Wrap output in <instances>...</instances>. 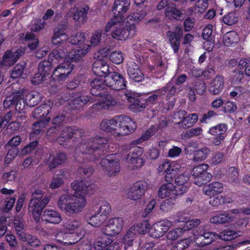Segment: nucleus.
<instances>
[{
	"instance_id": "1",
	"label": "nucleus",
	"mask_w": 250,
	"mask_h": 250,
	"mask_svg": "<svg viewBox=\"0 0 250 250\" xmlns=\"http://www.w3.org/2000/svg\"><path fill=\"white\" fill-rule=\"evenodd\" d=\"M106 142L104 138L100 136L82 138L74 151L75 160L80 163L95 160L99 157V151Z\"/></svg>"
},
{
	"instance_id": "2",
	"label": "nucleus",
	"mask_w": 250,
	"mask_h": 250,
	"mask_svg": "<svg viewBox=\"0 0 250 250\" xmlns=\"http://www.w3.org/2000/svg\"><path fill=\"white\" fill-rule=\"evenodd\" d=\"M100 127L101 130L110 132L115 137H120L133 132L136 125L129 117L121 115L103 120Z\"/></svg>"
},
{
	"instance_id": "3",
	"label": "nucleus",
	"mask_w": 250,
	"mask_h": 250,
	"mask_svg": "<svg viewBox=\"0 0 250 250\" xmlns=\"http://www.w3.org/2000/svg\"><path fill=\"white\" fill-rule=\"evenodd\" d=\"M111 31V36L118 40H125L135 36L137 28L134 23L125 22L122 16L111 19L105 27L106 32Z\"/></svg>"
},
{
	"instance_id": "4",
	"label": "nucleus",
	"mask_w": 250,
	"mask_h": 250,
	"mask_svg": "<svg viewBox=\"0 0 250 250\" xmlns=\"http://www.w3.org/2000/svg\"><path fill=\"white\" fill-rule=\"evenodd\" d=\"M86 204L85 197L78 196L77 193L63 194L60 196L57 202L59 208L69 215L81 212Z\"/></svg>"
},
{
	"instance_id": "5",
	"label": "nucleus",
	"mask_w": 250,
	"mask_h": 250,
	"mask_svg": "<svg viewBox=\"0 0 250 250\" xmlns=\"http://www.w3.org/2000/svg\"><path fill=\"white\" fill-rule=\"evenodd\" d=\"M50 200V196H44L43 192L36 190L32 194L31 199L28 205V211L32 214L35 221H40L42 209Z\"/></svg>"
},
{
	"instance_id": "6",
	"label": "nucleus",
	"mask_w": 250,
	"mask_h": 250,
	"mask_svg": "<svg viewBox=\"0 0 250 250\" xmlns=\"http://www.w3.org/2000/svg\"><path fill=\"white\" fill-rule=\"evenodd\" d=\"M100 165L104 173L109 177L115 176L120 171L119 160L116 154L106 155L101 160Z\"/></svg>"
},
{
	"instance_id": "7",
	"label": "nucleus",
	"mask_w": 250,
	"mask_h": 250,
	"mask_svg": "<svg viewBox=\"0 0 250 250\" xmlns=\"http://www.w3.org/2000/svg\"><path fill=\"white\" fill-rule=\"evenodd\" d=\"M208 168V165L202 164L195 167L193 168L192 175L194 178L195 184L201 187L210 181L212 175L207 171Z\"/></svg>"
},
{
	"instance_id": "8",
	"label": "nucleus",
	"mask_w": 250,
	"mask_h": 250,
	"mask_svg": "<svg viewBox=\"0 0 250 250\" xmlns=\"http://www.w3.org/2000/svg\"><path fill=\"white\" fill-rule=\"evenodd\" d=\"M124 224L122 217H113L110 219L107 224L101 229L102 232L108 236H114L122 231Z\"/></svg>"
},
{
	"instance_id": "9",
	"label": "nucleus",
	"mask_w": 250,
	"mask_h": 250,
	"mask_svg": "<svg viewBox=\"0 0 250 250\" xmlns=\"http://www.w3.org/2000/svg\"><path fill=\"white\" fill-rule=\"evenodd\" d=\"M143 152V149L135 146L131 148L130 151L126 157L129 168L134 169L141 167L144 164V160L141 157Z\"/></svg>"
},
{
	"instance_id": "10",
	"label": "nucleus",
	"mask_w": 250,
	"mask_h": 250,
	"mask_svg": "<svg viewBox=\"0 0 250 250\" xmlns=\"http://www.w3.org/2000/svg\"><path fill=\"white\" fill-rule=\"evenodd\" d=\"M147 187V183L145 181L135 182L127 189L126 198L134 201L140 200L145 195Z\"/></svg>"
},
{
	"instance_id": "11",
	"label": "nucleus",
	"mask_w": 250,
	"mask_h": 250,
	"mask_svg": "<svg viewBox=\"0 0 250 250\" xmlns=\"http://www.w3.org/2000/svg\"><path fill=\"white\" fill-rule=\"evenodd\" d=\"M106 86L115 90H120L126 87V82L123 77L116 72H110L104 78Z\"/></svg>"
},
{
	"instance_id": "12",
	"label": "nucleus",
	"mask_w": 250,
	"mask_h": 250,
	"mask_svg": "<svg viewBox=\"0 0 250 250\" xmlns=\"http://www.w3.org/2000/svg\"><path fill=\"white\" fill-rule=\"evenodd\" d=\"M73 64L67 60L59 64L54 70L52 77L55 81H62L66 79L73 70Z\"/></svg>"
},
{
	"instance_id": "13",
	"label": "nucleus",
	"mask_w": 250,
	"mask_h": 250,
	"mask_svg": "<svg viewBox=\"0 0 250 250\" xmlns=\"http://www.w3.org/2000/svg\"><path fill=\"white\" fill-rule=\"evenodd\" d=\"M61 132L59 137L57 138V141L61 146L66 145L67 143L73 137H82V130L75 126L64 127L62 126Z\"/></svg>"
},
{
	"instance_id": "14",
	"label": "nucleus",
	"mask_w": 250,
	"mask_h": 250,
	"mask_svg": "<svg viewBox=\"0 0 250 250\" xmlns=\"http://www.w3.org/2000/svg\"><path fill=\"white\" fill-rule=\"evenodd\" d=\"M179 169L180 167L176 163L165 161L159 165L158 171L160 174L166 173L165 180L167 182H172L173 176Z\"/></svg>"
},
{
	"instance_id": "15",
	"label": "nucleus",
	"mask_w": 250,
	"mask_h": 250,
	"mask_svg": "<svg viewBox=\"0 0 250 250\" xmlns=\"http://www.w3.org/2000/svg\"><path fill=\"white\" fill-rule=\"evenodd\" d=\"M198 235L195 236V242L200 247L209 245L219 238L218 234L213 232H206L203 229L199 228Z\"/></svg>"
},
{
	"instance_id": "16",
	"label": "nucleus",
	"mask_w": 250,
	"mask_h": 250,
	"mask_svg": "<svg viewBox=\"0 0 250 250\" xmlns=\"http://www.w3.org/2000/svg\"><path fill=\"white\" fill-rule=\"evenodd\" d=\"M168 41L174 53L178 52L181 42V38L183 36V29L179 26L175 27L174 31H168L167 32Z\"/></svg>"
},
{
	"instance_id": "17",
	"label": "nucleus",
	"mask_w": 250,
	"mask_h": 250,
	"mask_svg": "<svg viewBox=\"0 0 250 250\" xmlns=\"http://www.w3.org/2000/svg\"><path fill=\"white\" fill-rule=\"evenodd\" d=\"M166 184L163 185L158 190V196L161 198H167L169 199H176L179 194V190L173 185L172 182H167Z\"/></svg>"
},
{
	"instance_id": "18",
	"label": "nucleus",
	"mask_w": 250,
	"mask_h": 250,
	"mask_svg": "<svg viewBox=\"0 0 250 250\" xmlns=\"http://www.w3.org/2000/svg\"><path fill=\"white\" fill-rule=\"evenodd\" d=\"M16 105V110L19 112L22 110L25 106L24 100L23 99V95L21 91L14 93L11 95L6 97L4 101V106H10Z\"/></svg>"
},
{
	"instance_id": "19",
	"label": "nucleus",
	"mask_w": 250,
	"mask_h": 250,
	"mask_svg": "<svg viewBox=\"0 0 250 250\" xmlns=\"http://www.w3.org/2000/svg\"><path fill=\"white\" fill-rule=\"evenodd\" d=\"M145 231L144 228L143 227V225L138 224L133 225L130 227L126 232L124 238L123 242L125 245L130 246L132 244V242L136 236L139 233H143Z\"/></svg>"
},
{
	"instance_id": "20",
	"label": "nucleus",
	"mask_w": 250,
	"mask_h": 250,
	"mask_svg": "<svg viewBox=\"0 0 250 250\" xmlns=\"http://www.w3.org/2000/svg\"><path fill=\"white\" fill-rule=\"evenodd\" d=\"M123 101H127L130 104V108L134 112L141 111L146 107V104L140 103V101L135 98L134 94L131 92H127L121 94Z\"/></svg>"
},
{
	"instance_id": "21",
	"label": "nucleus",
	"mask_w": 250,
	"mask_h": 250,
	"mask_svg": "<svg viewBox=\"0 0 250 250\" xmlns=\"http://www.w3.org/2000/svg\"><path fill=\"white\" fill-rule=\"evenodd\" d=\"M238 213V209H231L225 214H219L211 217L209 222L215 224L229 223L233 221L235 214Z\"/></svg>"
},
{
	"instance_id": "22",
	"label": "nucleus",
	"mask_w": 250,
	"mask_h": 250,
	"mask_svg": "<svg viewBox=\"0 0 250 250\" xmlns=\"http://www.w3.org/2000/svg\"><path fill=\"white\" fill-rule=\"evenodd\" d=\"M101 97L100 102L95 104L99 109H111L117 106L119 104L118 99H116L112 95L110 94H106Z\"/></svg>"
},
{
	"instance_id": "23",
	"label": "nucleus",
	"mask_w": 250,
	"mask_h": 250,
	"mask_svg": "<svg viewBox=\"0 0 250 250\" xmlns=\"http://www.w3.org/2000/svg\"><path fill=\"white\" fill-rule=\"evenodd\" d=\"M189 179V175L188 173L179 174L175 173L173 176V181L174 180L175 183L178 186L177 189L179 191V194H182L187 191L188 187L186 184Z\"/></svg>"
},
{
	"instance_id": "24",
	"label": "nucleus",
	"mask_w": 250,
	"mask_h": 250,
	"mask_svg": "<svg viewBox=\"0 0 250 250\" xmlns=\"http://www.w3.org/2000/svg\"><path fill=\"white\" fill-rule=\"evenodd\" d=\"M185 230L181 228H177L174 229H171L167 232L166 237L167 240L162 239L160 240V243L166 247L167 246H169L171 244V242L176 240L179 237H181Z\"/></svg>"
},
{
	"instance_id": "25",
	"label": "nucleus",
	"mask_w": 250,
	"mask_h": 250,
	"mask_svg": "<svg viewBox=\"0 0 250 250\" xmlns=\"http://www.w3.org/2000/svg\"><path fill=\"white\" fill-rule=\"evenodd\" d=\"M90 49V45H85L83 46H80L77 47L76 49H73L68 52L66 57V59L74 61L79 60L81 58L84 57L88 52Z\"/></svg>"
},
{
	"instance_id": "26",
	"label": "nucleus",
	"mask_w": 250,
	"mask_h": 250,
	"mask_svg": "<svg viewBox=\"0 0 250 250\" xmlns=\"http://www.w3.org/2000/svg\"><path fill=\"white\" fill-rule=\"evenodd\" d=\"M89 9V8L88 6H85L80 10H77L74 7L70 9L67 15L69 17H72L73 20L75 21L83 23L86 21Z\"/></svg>"
},
{
	"instance_id": "27",
	"label": "nucleus",
	"mask_w": 250,
	"mask_h": 250,
	"mask_svg": "<svg viewBox=\"0 0 250 250\" xmlns=\"http://www.w3.org/2000/svg\"><path fill=\"white\" fill-rule=\"evenodd\" d=\"M127 74L130 79L136 82L142 81L144 79V74L139 68V65L132 62L128 64Z\"/></svg>"
},
{
	"instance_id": "28",
	"label": "nucleus",
	"mask_w": 250,
	"mask_h": 250,
	"mask_svg": "<svg viewBox=\"0 0 250 250\" xmlns=\"http://www.w3.org/2000/svg\"><path fill=\"white\" fill-rule=\"evenodd\" d=\"M71 185L75 191L74 193H77L78 196L85 197L92 189L91 185L87 181H76L73 182Z\"/></svg>"
},
{
	"instance_id": "29",
	"label": "nucleus",
	"mask_w": 250,
	"mask_h": 250,
	"mask_svg": "<svg viewBox=\"0 0 250 250\" xmlns=\"http://www.w3.org/2000/svg\"><path fill=\"white\" fill-rule=\"evenodd\" d=\"M130 0H115L113 7L114 12V16H122L125 19L124 14L127 11L130 6Z\"/></svg>"
},
{
	"instance_id": "30",
	"label": "nucleus",
	"mask_w": 250,
	"mask_h": 250,
	"mask_svg": "<svg viewBox=\"0 0 250 250\" xmlns=\"http://www.w3.org/2000/svg\"><path fill=\"white\" fill-rule=\"evenodd\" d=\"M42 219L44 221L52 224H59L62 221V216L59 212L48 208L43 211Z\"/></svg>"
},
{
	"instance_id": "31",
	"label": "nucleus",
	"mask_w": 250,
	"mask_h": 250,
	"mask_svg": "<svg viewBox=\"0 0 250 250\" xmlns=\"http://www.w3.org/2000/svg\"><path fill=\"white\" fill-rule=\"evenodd\" d=\"M21 54V51L20 50L14 52L10 50H7L4 53L2 61L0 62V64L11 66L17 61Z\"/></svg>"
},
{
	"instance_id": "32",
	"label": "nucleus",
	"mask_w": 250,
	"mask_h": 250,
	"mask_svg": "<svg viewBox=\"0 0 250 250\" xmlns=\"http://www.w3.org/2000/svg\"><path fill=\"white\" fill-rule=\"evenodd\" d=\"M104 80L102 79L96 78L90 82L91 94L95 97L102 96L104 90L106 86Z\"/></svg>"
},
{
	"instance_id": "33",
	"label": "nucleus",
	"mask_w": 250,
	"mask_h": 250,
	"mask_svg": "<svg viewBox=\"0 0 250 250\" xmlns=\"http://www.w3.org/2000/svg\"><path fill=\"white\" fill-rule=\"evenodd\" d=\"M92 71L95 75L101 77H105L110 72L108 65L101 60H97L94 62Z\"/></svg>"
},
{
	"instance_id": "34",
	"label": "nucleus",
	"mask_w": 250,
	"mask_h": 250,
	"mask_svg": "<svg viewBox=\"0 0 250 250\" xmlns=\"http://www.w3.org/2000/svg\"><path fill=\"white\" fill-rule=\"evenodd\" d=\"M172 226V222L168 220H163L156 223L154 225L153 235L156 237L163 236Z\"/></svg>"
},
{
	"instance_id": "35",
	"label": "nucleus",
	"mask_w": 250,
	"mask_h": 250,
	"mask_svg": "<svg viewBox=\"0 0 250 250\" xmlns=\"http://www.w3.org/2000/svg\"><path fill=\"white\" fill-rule=\"evenodd\" d=\"M224 87V79L221 75H217L210 84L209 91L213 95L219 94Z\"/></svg>"
},
{
	"instance_id": "36",
	"label": "nucleus",
	"mask_w": 250,
	"mask_h": 250,
	"mask_svg": "<svg viewBox=\"0 0 250 250\" xmlns=\"http://www.w3.org/2000/svg\"><path fill=\"white\" fill-rule=\"evenodd\" d=\"M76 234L59 233L57 236V240L62 243L67 245H73L76 243L80 239L77 237Z\"/></svg>"
},
{
	"instance_id": "37",
	"label": "nucleus",
	"mask_w": 250,
	"mask_h": 250,
	"mask_svg": "<svg viewBox=\"0 0 250 250\" xmlns=\"http://www.w3.org/2000/svg\"><path fill=\"white\" fill-rule=\"evenodd\" d=\"M204 188L206 189L205 194L210 196L217 195L221 193L224 189L223 184L218 182H212Z\"/></svg>"
},
{
	"instance_id": "38",
	"label": "nucleus",
	"mask_w": 250,
	"mask_h": 250,
	"mask_svg": "<svg viewBox=\"0 0 250 250\" xmlns=\"http://www.w3.org/2000/svg\"><path fill=\"white\" fill-rule=\"evenodd\" d=\"M106 220L105 217L103 216L97 211L94 215H87L86 217V222L95 227H100Z\"/></svg>"
},
{
	"instance_id": "39",
	"label": "nucleus",
	"mask_w": 250,
	"mask_h": 250,
	"mask_svg": "<svg viewBox=\"0 0 250 250\" xmlns=\"http://www.w3.org/2000/svg\"><path fill=\"white\" fill-rule=\"evenodd\" d=\"M51 106L50 103L43 104L36 108L32 112V116L34 118L39 119L45 117L51 111Z\"/></svg>"
},
{
	"instance_id": "40",
	"label": "nucleus",
	"mask_w": 250,
	"mask_h": 250,
	"mask_svg": "<svg viewBox=\"0 0 250 250\" xmlns=\"http://www.w3.org/2000/svg\"><path fill=\"white\" fill-rule=\"evenodd\" d=\"M94 101L92 98L88 97L86 95H81L73 99L69 103L70 105H73L74 108L78 109L88 102L93 103Z\"/></svg>"
},
{
	"instance_id": "41",
	"label": "nucleus",
	"mask_w": 250,
	"mask_h": 250,
	"mask_svg": "<svg viewBox=\"0 0 250 250\" xmlns=\"http://www.w3.org/2000/svg\"><path fill=\"white\" fill-rule=\"evenodd\" d=\"M151 59L154 62L153 65L149 66L152 71H154L155 72L159 73L164 71L165 67L162 62V57L160 54L155 53L151 57Z\"/></svg>"
},
{
	"instance_id": "42",
	"label": "nucleus",
	"mask_w": 250,
	"mask_h": 250,
	"mask_svg": "<svg viewBox=\"0 0 250 250\" xmlns=\"http://www.w3.org/2000/svg\"><path fill=\"white\" fill-rule=\"evenodd\" d=\"M41 101V94L36 91L28 93L24 100L27 105L30 107L36 105Z\"/></svg>"
},
{
	"instance_id": "43",
	"label": "nucleus",
	"mask_w": 250,
	"mask_h": 250,
	"mask_svg": "<svg viewBox=\"0 0 250 250\" xmlns=\"http://www.w3.org/2000/svg\"><path fill=\"white\" fill-rule=\"evenodd\" d=\"M211 151L207 146H204L194 152V161H201L206 159L210 154Z\"/></svg>"
},
{
	"instance_id": "44",
	"label": "nucleus",
	"mask_w": 250,
	"mask_h": 250,
	"mask_svg": "<svg viewBox=\"0 0 250 250\" xmlns=\"http://www.w3.org/2000/svg\"><path fill=\"white\" fill-rule=\"evenodd\" d=\"M198 119V116L197 114L192 113L188 116H185L184 119L181 123V128L187 129L191 127L196 124Z\"/></svg>"
},
{
	"instance_id": "45",
	"label": "nucleus",
	"mask_w": 250,
	"mask_h": 250,
	"mask_svg": "<svg viewBox=\"0 0 250 250\" xmlns=\"http://www.w3.org/2000/svg\"><path fill=\"white\" fill-rule=\"evenodd\" d=\"M227 126L225 124H220L211 127L209 130V133L215 136H226Z\"/></svg>"
},
{
	"instance_id": "46",
	"label": "nucleus",
	"mask_w": 250,
	"mask_h": 250,
	"mask_svg": "<svg viewBox=\"0 0 250 250\" xmlns=\"http://www.w3.org/2000/svg\"><path fill=\"white\" fill-rule=\"evenodd\" d=\"M14 225L16 233L20 238L25 233L24 222L21 216L19 215L15 218Z\"/></svg>"
},
{
	"instance_id": "47",
	"label": "nucleus",
	"mask_w": 250,
	"mask_h": 250,
	"mask_svg": "<svg viewBox=\"0 0 250 250\" xmlns=\"http://www.w3.org/2000/svg\"><path fill=\"white\" fill-rule=\"evenodd\" d=\"M238 40V34L234 31L228 32L223 36V42L226 46H230L233 43L237 42Z\"/></svg>"
},
{
	"instance_id": "48",
	"label": "nucleus",
	"mask_w": 250,
	"mask_h": 250,
	"mask_svg": "<svg viewBox=\"0 0 250 250\" xmlns=\"http://www.w3.org/2000/svg\"><path fill=\"white\" fill-rule=\"evenodd\" d=\"M182 15L183 14L179 10L173 6H168L165 9V15L169 19L180 20Z\"/></svg>"
},
{
	"instance_id": "49",
	"label": "nucleus",
	"mask_w": 250,
	"mask_h": 250,
	"mask_svg": "<svg viewBox=\"0 0 250 250\" xmlns=\"http://www.w3.org/2000/svg\"><path fill=\"white\" fill-rule=\"evenodd\" d=\"M19 239L23 242H27L32 247H37L41 245L40 241L36 236L28 233H24Z\"/></svg>"
},
{
	"instance_id": "50",
	"label": "nucleus",
	"mask_w": 250,
	"mask_h": 250,
	"mask_svg": "<svg viewBox=\"0 0 250 250\" xmlns=\"http://www.w3.org/2000/svg\"><path fill=\"white\" fill-rule=\"evenodd\" d=\"M64 172L60 171L53 177L52 182L49 185V188L51 189L57 188L62 185L64 183Z\"/></svg>"
},
{
	"instance_id": "51",
	"label": "nucleus",
	"mask_w": 250,
	"mask_h": 250,
	"mask_svg": "<svg viewBox=\"0 0 250 250\" xmlns=\"http://www.w3.org/2000/svg\"><path fill=\"white\" fill-rule=\"evenodd\" d=\"M63 226L70 230H82L83 228V225L80 221L76 220H69L64 224Z\"/></svg>"
},
{
	"instance_id": "52",
	"label": "nucleus",
	"mask_w": 250,
	"mask_h": 250,
	"mask_svg": "<svg viewBox=\"0 0 250 250\" xmlns=\"http://www.w3.org/2000/svg\"><path fill=\"white\" fill-rule=\"evenodd\" d=\"M231 202L230 199L228 200L226 197H224L222 195L219 196H212L210 197L209 203V204L215 207H218L219 206L224 204L225 203H230Z\"/></svg>"
},
{
	"instance_id": "53",
	"label": "nucleus",
	"mask_w": 250,
	"mask_h": 250,
	"mask_svg": "<svg viewBox=\"0 0 250 250\" xmlns=\"http://www.w3.org/2000/svg\"><path fill=\"white\" fill-rule=\"evenodd\" d=\"M113 240L111 238L98 239L94 244L95 250H103L112 243Z\"/></svg>"
},
{
	"instance_id": "54",
	"label": "nucleus",
	"mask_w": 250,
	"mask_h": 250,
	"mask_svg": "<svg viewBox=\"0 0 250 250\" xmlns=\"http://www.w3.org/2000/svg\"><path fill=\"white\" fill-rule=\"evenodd\" d=\"M238 15L235 12H231L223 17V22L228 25H232L238 21Z\"/></svg>"
},
{
	"instance_id": "55",
	"label": "nucleus",
	"mask_w": 250,
	"mask_h": 250,
	"mask_svg": "<svg viewBox=\"0 0 250 250\" xmlns=\"http://www.w3.org/2000/svg\"><path fill=\"white\" fill-rule=\"evenodd\" d=\"M239 235L237 232L231 230H225L218 235L220 239L225 241H230Z\"/></svg>"
},
{
	"instance_id": "56",
	"label": "nucleus",
	"mask_w": 250,
	"mask_h": 250,
	"mask_svg": "<svg viewBox=\"0 0 250 250\" xmlns=\"http://www.w3.org/2000/svg\"><path fill=\"white\" fill-rule=\"evenodd\" d=\"M52 62L49 61H42L40 62L38 67V71L48 75L51 72Z\"/></svg>"
},
{
	"instance_id": "57",
	"label": "nucleus",
	"mask_w": 250,
	"mask_h": 250,
	"mask_svg": "<svg viewBox=\"0 0 250 250\" xmlns=\"http://www.w3.org/2000/svg\"><path fill=\"white\" fill-rule=\"evenodd\" d=\"M228 180L232 183L237 184L239 182V173L238 169L234 167H231L229 168Z\"/></svg>"
},
{
	"instance_id": "58",
	"label": "nucleus",
	"mask_w": 250,
	"mask_h": 250,
	"mask_svg": "<svg viewBox=\"0 0 250 250\" xmlns=\"http://www.w3.org/2000/svg\"><path fill=\"white\" fill-rule=\"evenodd\" d=\"M85 34L82 32H77L75 35H72L69 38H68L69 42L72 44H77L81 43L85 41Z\"/></svg>"
},
{
	"instance_id": "59",
	"label": "nucleus",
	"mask_w": 250,
	"mask_h": 250,
	"mask_svg": "<svg viewBox=\"0 0 250 250\" xmlns=\"http://www.w3.org/2000/svg\"><path fill=\"white\" fill-rule=\"evenodd\" d=\"M203 130L201 127L192 128L188 130L183 135L185 139H189L194 137H197L202 133Z\"/></svg>"
},
{
	"instance_id": "60",
	"label": "nucleus",
	"mask_w": 250,
	"mask_h": 250,
	"mask_svg": "<svg viewBox=\"0 0 250 250\" xmlns=\"http://www.w3.org/2000/svg\"><path fill=\"white\" fill-rule=\"evenodd\" d=\"M97 211L107 219L111 211V206L106 202H103Z\"/></svg>"
},
{
	"instance_id": "61",
	"label": "nucleus",
	"mask_w": 250,
	"mask_h": 250,
	"mask_svg": "<svg viewBox=\"0 0 250 250\" xmlns=\"http://www.w3.org/2000/svg\"><path fill=\"white\" fill-rule=\"evenodd\" d=\"M103 31L98 30L93 33L90 38V42L91 46H97L101 42Z\"/></svg>"
},
{
	"instance_id": "62",
	"label": "nucleus",
	"mask_w": 250,
	"mask_h": 250,
	"mask_svg": "<svg viewBox=\"0 0 250 250\" xmlns=\"http://www.w3.org/2000/svg\"><path fill=\"white\" fill-rule=\"evenodd\" d=\"M163 94V91L162 90H160V89L154 91L146 99V104L147 105L155 104L156 103L158 97Z\"/></svg>"
},
{
	"instance_id": "63",
	"label": "nucleus",
	"mask_w": 250,
	"mask_h": 250,
	"mask_svg": "<svg viewBox=\"0 0 250 250\" xmlns=\"http://www.w3.org/2000/svg\"><path fill=\"white\" fill-rule=\"evenodd\" d=\"M67 52V48L63 49L62 53L59 50L54 49L49 54V58L52 62L54 61V60H59L64 57H66L67 55H65V53Z\"/></svg>"
},
{
	"instance_id": "64",
	"label": "nucleus",
	"mask_w": 250,
	"mask_h": 250,
	"mask_svg": "<svg viewBox=\"0 0 250 250\" xmlns=\"http://www.w3.org/2000/svg\"><path fill=\"white\" fill-rule=\"evenodd\" d=\"M145 16L146 13L144 12L134 13L127 17L126 22L134 23L135 25L136 23L143 19Z\"/></svg>"
}]
</instances>
